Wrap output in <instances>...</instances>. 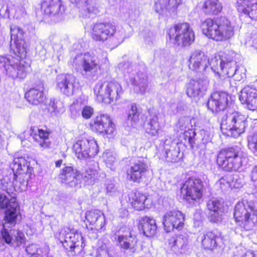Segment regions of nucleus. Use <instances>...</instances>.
Returning a JSON list of instances; mask_svg holds the SVG:
<instances>
[{"mask_svg": "<svg viewBox=\"0 0 257 257\" xmlns=\"http://www.w3.org/2000/svg\"><path fill=\"white\" fill-rule=\"evenodd\" d=\"M11 52L18 58L12 55L0 56V67L4 68L8 76L13 79H24L30 70L28 64H24L23 59L27 55L24 32L20 27L14 26L11 27Z\"/></svg>", "mask_w": 257, "mask_h": 257, "instance_id": "1", "label": "nucleus"}, {"mask_svg": "<svg viewBox=\"0 0 257 257\" xmlns=\"http://www.w3.org/2000/svg\"><path fill=\"white\" fill-rule=\"evenodd\" d=\"M72 64L76 69L81 71L83 75L90 77L94 75L101 67L107 68L109 61L106 53L101 52L97 55L85 53L77 55Z\"/></svg>", "mask_w": 257, "mask_h": 257, "instance_id": "2", "label": "nucleus"}, {"mask_svg": "<svg viewBox=\"0 0 257 257\" xmlns=\"http://www.w3.org/2000/svg\"><path fill=\"white\" fill-rule=\"evenodd\" d=\"M20 214L19 205L16 198H12L10 207L5 212V224L1 230V237L4 241L12 247H17L25 242V237L23 232L15 230H8L5 228L7 224L14 225L16 223Z\"/></svg>", "mask_w": 257, "mask_h": 257, "instance_id": "3", "label": "nucleus"}, {"mask_svg": "<svg viewBox=\"0 0 257 257\" xmlns=\"http://www.w3.org/2000/svg\"><path fill=\"white\" fill-rule=\"evenodd\" d=\"M201 28L204 35L217 41L228 40L234 33V27L225 17L217 18L215 21L207 19L202 23Z\"/></svg>", "mask_w": 257, "mask_h": 257, "instance_id": "4", "label": "nucleus"}, {"mask_svg": "<svg viewBox=\"0 0 257 257\" xmlns=\"http://www.w3.org/2000/svg\"><path fill=\"white\" fill-rule=\"evenodd\" d=\"M233 214L238 225L245 230H251L257 222V209L251 201H238Z\"/></svg>", "mask_w": 257, "mask_h": 257, "instance_id": "5", "label": "nucleus"}, {"mask_svg": "<svg viewBox=\"0 0 257 257\" xmlns=\"http://www.w3.org/2000/svg\"><path fill=\"white\" fill-rule=\"evenodd\" d=\"M246 125L244 115L237 111L229 109L221 118L220 127L223 134L236 138L244 132Z\"/></svg>", "mask_w": 257, "mask_h": 257, "instance_id": "6", "label": "nucleus"}, {"mask_svg": "<svg viewBox=\"0 0 257 257\" xmlns=\"http://www.w3.org/2000/svg\"><path fill=\"white\" fill-rule=\"evenodd\" d=\"M245 159L242 152L237 148L231 147L222 149L218 153L217 163L224 171L230 172L238 170Z\"/></svg>", "mask_w": 257, "mask_h": 257, "instance_id": "7", "label": "nucleus"}, {"mask_svg": "<svg viewBox=\"0 0 257 257\" xmlns=\"http://www.w3.org/2000/svg\"><path fill=\"white\" fill-rule=\"evenodd\" d=\"M113 37L117 43H122L125 37V31L123 28L116 30L111 23H98L92 26L91 38L95 41L104 42L108 38Z\"/></svg>", "mask_w": 257, "mask_h": 257, "instance_id": "8", "label": "nucleus"}, {"mask_svg": "<svg viewBox=\"0 0 257 257\" xmlns=\"http://www.w3.org/2000/svg\"><path fill=\"white\" fill-rule=\"evenodd\" d=\"M94 91L97 98L108 103L117 100L123 92L121 86L116 81H99Z\"/></svg>", "mask_w": 257, "mask_h": 257, "instance_id": "9", "label": "nucleus"}, {"mask_svg": "<svg viewBox=\"0 0 257 257\" xmlns=\"http://www.w3.org/2000/svg\"><path fill=\"white\" fill-rule=\"evenodd\" d=\"M168 35L174 44L182 47L191 45L195 39L193 31L186 23L178 24L171 28Z\"/></svg>", "mask_w": 257, "mask_h": 257, "instance_id": "10", "label": "nucleus"}, {"mask_svg": "<svg viewBox=\"0 0 257 257\" xmlns=\"http://www.w3.org/2000/svg\"><path fill=\"white\" fill-rule=\"evenodd\" d=\"M113 237L118 246L122 249L134 252L138 239L133 230L126 226H122L113 230Z\"/></svg>", "mask_w": 257, "mask_h": 257, "instance_id": "11", "label": "nucleus"}, {"mask_svg": "<svg viewBox=\"0 0 257 257\" xmlns=\"http://www.w3.org/2000/svg\"><path fill=\"white\" fill-rule=\"evenodd\" d=\"M12 170L7 172L6 175L1 180L2 188L9 193L8 190L9 187L18 185L17 174L18 171L24 170L27 168V161L23 157L15 158L13 163L11 165Z\"/></svg>", "mask_w": 257, "mask_h": 257, "instance_id": "12", "label": "nucleus"}, {"mask_svg": "<svg viewBox=\"0 0 257 257\" xmlns=\"http://www.w3.org/2000/svg\"><path fill=\"white\" fill-rule=\"evenodd\" d=\"M118 68L123 73L128 74L130 81L138 89L142 94L145 93L148 87L147 77L142 72H137L133 70V66L128 62L120 63Z\"/></svg>", "mask_w": 257, "mask_h": 257, "instance_id": "13", "label": "nucleus"}, {"mask_svg": "<svg viewBox=\"0 0 257 257\" xmlns=\"http://www.w3.org/2000/svg\"><path fill=\"white\" fill-rule=\"evenodd\" d=\"M203 187L201 179L192 177L183 184L181 188V192L187 200H196L202 197Z\"/></svg>", "mask_w": 257, "mask_h": 257, "instance_id": "14", "label": "nucleus"}, {"mask_svg": "<svg viewBox=\"0 0 257 257\" xmlns=\"http://www.w3.org/2000/svg\"><path fill=\"white\" fill-rule=\"evenodd\" d=\"M73 149L79 159L93 157L98 152L96 142L94 140L86 139L78 141L74 144Z\"/></svg>", "mask_w": 257, "mask_h": 257, "instance_id": "15", "label": "nucleus"}, {"mask_svg": "<svg viewBox=\"0 0 257 257\" xmlns=\"http://www.w3.org/2000/svg\"><path fill=\"white\" fill-rule=\"evenodd\" d=\"M58 180L61 184L76 189L82 186L81 176L78 171L71 166H65L60 171Z\"/></svg>", "mask_w": 257, "mask_h": 257, "instance_id": "16", "label": "nucleus"}, {"mask_svg": "<svg viewBox=\"0 0 257 257\" xmlns=\"http://www.w3.org/2000/svg\"><path fill=\"white\" fill-rule=\"evenodd\" d=\"M184 216L179 210H171L165 214L163 224L166 232H170L174 228L180 229L184 225Z\"/></svg>", "mask_w": 257, "mask_h": 257, "instance_id": "17", "label": "nucleus"}, {"mask_svg": "<svg viewBox=\"0 0 257 257\" xmlns=\"http://www.w3.org/2000/svg\"><path fill=\"white\" fill-rule=\"evenodd\" d=\"M209 59L203 51L200 50H194L190 55L189 59V68L194 71L202 73L208 67Z\"/></svg>", "mask_w": 257, "mask_h": 257, "instance_id": "18", "label": "nucleus"}, {"mask_svg": "<svg viewBox=\"0 0 257 257\" xmlns=\"http://www.w3.org/2000/svg\"><path fill=\"white\" fill-rule=\"evenodd\" d=\"M148 171L146 160L141 158L131 164L127 170V179L134 182L140 183Z\"/></svg>", "mask_w": 257, "mask_h": 257, "instance_id": "19", "label": "nucleus"}, {"mask_svg": "<svg viewBox=\"0 0 257 257\" xmlns=\"http://www.w3.org/2000/svg\"><path fill=\"white\" fill-rule=\"evenodd\" d=\"M209 85V80L204 76L190 80L187 84L186 93L190 97H196L204 95Z\"/></svg>", "mask_w": 257, "mask_h": 257, "instance_id": "20", "label": "nucleus"}, {"mask_svg": "<svg viewBox=\"0 0 257 257\" xmlns=\"http://www.w3.org/2000/svg\"><path fill=\"white\" fill-rule=\"evenodd\" d=\"M93 131L103 135H112L114 131V124L107 114H103L95 117L91 123Z\"/></svg>", "mask_w": 257, "mask_h": 257, "instance_id": "21", "label": "nucleus"}, {"mask_svg": "<svg viewBox=\"0 0 257 257\" xmlns=\"http://www.w3.org/2000/svg\"><path fill=\"white\" fill-rule=\"evenodd\" d=\"M228 95L223 91L213 92L209 98L207 106L212 112H217L225 109L228 102Z\"/></svg>", "mask_w": 257, "mask_h": 257, "instance_id": "22", "label": "nucleus"}, {"mask_svg": "<svg viewBox=\"0 0 257 257\" xmlns=\"http://www.w3.org/2000/svg\"><path fill=\"white\" fill-rule=\"evenodd\" d=\"M41 10L50 17H61L65 11V7L61 0H42Z\"/></svg>", "mask_w": 257, "mask_h": 257, "instance_id": "23", "label": "nucleus"}, {"mask_svg": "<svg viewBox=\"0 0 257 257\" xmlns=\"http://www.w3.org/2000/svg\"><path fill=\"white\" fill-rule=\"evenodd\" d=\"M76 85V78L71 74H62L57 77V87L66 96L73 94Z\"/></svg>", "mask_w": 257, "mask_h": 257, "instance_id": "24", "label": "nucleus"}, {"mask_svg": "<svg viewBox=\"0 0 257 257\" xmlns=\"http://www.w3.org/2000/svg\"><path fill=\"white\" fill-rule=\"evenodd\" d=\"M181 3V0H155L153 9L160 15H167L174 11Z\"/></svg>", "mask_w": 257, "mask_h": 257, "instance_id": "25", "label": "nucleus"}, {"mask_svg": "<svg viewBox=\"0 0 257 257\" xmlns=\"http://www.w3.org/2000/svg\"><path fill=\"white\" fill-rule=\"evenodd\" d=\"M86 220L92 226L91 229L100 230L102 229L105 223V217L99 210H92L87 211L85 214Z\"/></svg>", "mask_w": 257, "mask_h": 257, "instance_id": "26", "label": "nucleus"}, {"mask_svg": "<svg viewBox=\"0 0 257 257\" xmlns=\"http://www.w3.org/2000/svg\"><path fill=\"white\" fill-rule=\"evenodd\" d=\"M43 91L44 83L43 82H39L25 93V97L30 103L37 105L44 100Z\"/></svg>", "mask_w": 257, "mask_h": 257, "instance_id": "27", "label": "nucleus"}, {"mask_svg": "<svg viewBox=\"0 0 257 257\" xmlns=\"http://www.w3.org/2000/svg\"><path fill=\"white\" fill-rule=\"evenodd\" d=\"M221 239V232L217 229L208 231L201 236L202 244L204 248L212 250Z\"/></svg>", "mask_w": 257, "mask_h": 257, "instance_id": "28", "label": "nucleus"}, {"mask_svg": "<svg viewBox=\"0 0 257 257\" xmlns=\"http://www.w3.org/2000/svg\"><path fill=\"white\" fill-rule=\"evenodd\" d=\"M164 155L166 161L172 163L178 162L181 159L180 152L178 144L170 141L166 140L164 142Z\"/></svg>", "mask_w": 257, "mask_h": 257, "instance_id": "29", "label": "nucleus"}, {"mask_svg": "<svg viewBox=\"0 0 257 257\" xmlns=\"http://www.w3.org/2000/svg\"><path fill=\"white\" fill-rule=\"evenodd\" d=\"M138 227L139 230L147 237L154 236L157 230L155 220L148 216L143 217L140 220Z\"/></svg>", "mask_w": 257, "mask_h": 257, "instance_id": "30", "label": "nucleus"}, {"mask_svg": "<svg viewBox=\"0 0 257 257\" xmlns=\"http://www.w3.org/2000/svg\"><path fill=\"white\" fill-rule=\"evenodd\" d=\"M144 127L146 133L151 136H158L160 126L158 122V117L156 113L149 111L147 120L144 123Z\"/></svg>", "mask_w": 257, "mask_h": 257, "instance_id": "31", "label": "nucleus"}, {"mask_svg": "<svg viewBox=\"0 0 257 257\" xmlns=\"http://www.w3.org/2000/svg\"><path fill=\"white\" fill-rule=\"evenodd\" d=\"M169 244L173 251L183 253L187 248L188 240L185 236L180 235L171 237L169 240Z\"/></svg>", "mask_w": 257, "mask_h": 257, "instance_id": "32", "label": "nucleus"}, {"mask_svg": "<svg viewBox=\"0 0 257 257\" xmlns=\"http://www.w3.org/2000/svg\"><path fill=\"white\" fill-rule=\"evenodd\" d=\"M190 121V120L189 117H184L179 119L178 125L180 130H184L185 139L186 140H188L189 145L191 147H193L196 133L193 130L189 129Z\"/></svg>", "mask_w": 257, "mask_h": 257, "instance_id": "33", "label": "nucleus"}, {"mask_svg": "<svg viewBox=\"0 0 257 257\" xmlns=\"http://www.w3.org/2000/svg\"><path fill=\"white\" fill-rule=\"evenodd\" d=\"M203 13L207 15H217L222 10V3L219 0H206L202 8Z\"/></svg>", "mask_w": 257, "mask_h": 257, "instance_id": "34", "label": "nucleus"}, {"mask_svg": "<svg viewBox=\"0 0 257 257\" xmlns=\"http://www.w3.org/2000/svg\"><path fill=\"white\" fill-rule=\"evenodd\" d=\"M227 62V58L224 56V54L222 55L215 56L210 60L209 59V64L211 69L214 73L220 75H223L224 70V64Z\"/></svg>", "mask_w": 257, "mask_h": 257, "instance_id": "35", "label": "nucleus"}, {"mask_svg": "<svg viewBox=\"0 0 257 257\" xmlns=\"http://www.w3.org/2000/svg\"><path fill=\"white\" fill-rule=\"evenodd\" d=\"M33 139L38 142L40 146L43 149L49 148L51 142L49 140V133L43 130L38 129L37 133H34L33 131L31 134Z\"/></svg>", "mask_w": 257, "mask_h": 257, "instance_id": "36", "label": "nucleus"}, {"mask_svg": "<svg viewBox=\"0 0 257 257\" xmlns=\"http://www.w3.org/2000/svg\"><path fill=\"white\" fill-rule=\"evenodd\" d=\"M146 196L139 191L132 192L129 194V201L133 208L138 210L145 208Z\"/></svg>", "mask_w": 257, "mask_h": 257, "instance_id": "37", "label": "nucleus"}, {"mask_svg": "<svg viewBox=\"0 0 257 257\" xmlns=\"http://www.w3.org/2000/svg\"><path fill=\"white\" fill-rule=\"evenodd\" d=\"M58 238L66 249L71 251L74 248V244L71 240L70 228L65 227L62 228L59 232Z\"/></svg>", "mask_w": 257, "mask_h": 257, "instance_id": "38", "label": "nucleus"}, {"mask_svg": "<svg viewBox=\"0 0 257 257\" xmlns=\"http://www.w3.org/2000/svg\"><path fill=\"white\" fill-rule=\"evenodd\" d=\"M257 97V90L248 86L244 87L240 91L239 100L245 104L248 100L254 99Z\"/></svg>", "mask_w": 257, "mask_h": 257, "instance_id": "39", "label": "nucleus"}, {"mask_svg": "<svg viewBox=\"0 0 257 257\" xmlns=\"http://www.w3.org/2000/svg\"><path fill=\"white\" fill-rule=\"evenodd\" d=\"M141 113L142 109L140 107L137 106L135 103L130 104L127 119L133 123L132 125L139 122Z\"/></svg>", "mask_w": 257, "mask_h": 257, "instance_id": "40", "label": "nucleus"}, {"mask_svg": "<svg viewBox=\"0 0 257 257\" xmlns=\"http://www.w3.org/2000/svg\"><path fill=\"white\" fill-rule=\"evenodd\" d=\"M80 176H81V179L83 178L85 184L89 185L93 184L98 179V173L96 170L90 168L80 175Z\"/></svg>", "mask_w": 257, "mask_h": 257, "instance_id": "41", "label": "nucleus"}, {"mask_svg": "<svg viewBox=\"0 0 257 257\" xmlns=\"http://www.w3.org/2000/svg\"><path fill=\"white\" fill-rule=\"evenodd\" d=\"M63 107V103L60 100L51 98L47 104V109L50 113L53 115L62 111Z\"/></svg>", "mask_w": 257, "mask_h": 257, "instance_id": "42", "label": "nucleus"}, {"mask_svg": "<svg viewBox=\"0 0 257 257\" xmlns=\"http://www.w3.org/2000/svg\"><path fill=\"white\" fill-rule=\"evenodd\" d=\"M79 8H82L83 12H82L86 17H90L92 15H96L98 13V9L94 6L89 4V1L83 6H78Z\"/></svg>", "mask_w": 257, "mask_h": 257, "instance_id": "43", "label": "nucleus"}, {"mask_svg": "<svg viewBox=\"0 0 257 257\" xmlns=\"http://www.w3.org/2000/svg\"><path fill=\"white\" fill-rule=\"evenodd\" d=\"M228 72V77H233L234 80L240 81L245 77V74L239 70L238 66H233Z\"/></svg>", "mask_w": 257, "mask_h": 257, "instance_id": "44", "label": "nucleus"}, {"mask_svg": "<svg viewBox=\"0 0 257 257\" xmlns=\"http://www.w3.org/2000/svg\"><path fill=\"white\" fill-rule=\"evenodd\" d=\"M70 234L71 238V241L74 244V248L81 245L82 246V236L80 232L74 229L70 228Z\"/></svg>", "mask_w": 257, "mask_h": 257, "instance_id": "45", "label": "nucleus"}, {"mask_svg": "<svg viewBox=\"0 0 257 257\" xmlns=\"http://www.w3.org/2000/svg\"><path fill=\"white\" fill-rule=\"evenodd\" d=\"M207 207L210 211H215L223 210V204L221 201L212 198L209 200L207 204Z\"/></svg>", "mask_w": 257, "mask_h": 257, "instance_id": "46", "label": "nucleus"}, {"mask_svg": "<svg viewBox=\"0 0 257 257\" xmlns=\"http://www.w3.org/2000/svg\"><path fill=\"white\" fill-rule=\"evenodd\" d=\"M224 57L227 58V62L224 63V70L223 72V75H226L228 76V72L231 68L233 67V66H237L236 62L235 60H233L232 57L229 55L227 54H224Z\"/></svg>", "mask_w": 257, "mask_h": 257, "instance_id": "47", "label": "nucleus"}, {"mask_svg": "<svg viewBox=\"0 0 257 257\" xmlns=\"http://www.w3.org/2000/svg\"><path fill=\"white\" fill-rule=\"evenodd\" d=\"M223 210L210 211L209 213V219L210 222L219 223L222 219Z\"/></svg>", "mask_w": 257, "mask_h": 257, "instance_id": "48", "label": "nucleus"}, {"mask_svg": "<svg viewBox=\"0 0 257 257\" xmlns=\"http://www.w3.org/2000/svg\"><path fill=\"white\" fill-rule=\"evenodd\" d=\"M255 2L256 0H237V5L238 10L242 11L244 14V10L250 8Z\"/></svg>", "mask_w": 257, "mask_h": 257, "instance_id": "49", "label": "nucleus"}, {"mask_svg": "<svg viewBox=\"0 0 257 257\" xmlns=\"http://www.w3.org/2000/svg\"><path fill=\"white\" fill-rule=\"evenodd\" d=\"M12 5L9 6L5 4L2 0H0V16L4 18H8L10 17Z\"/></svg>", "mask_w": 257, "mask_h": 257, "instance_id": "50", "label": "nucleus"}, {"mask_svg": "<svg viewBox=\"0 0 257 257\" xmlns=\"http://www.w3.org/2000/svg\"><path fill=\"white\" fill-rule=\"evenodd\" d=\"M245 43L247 46L253 47L257 49V33L253 32L249 36H247Z\"/></svg>", "mask_w": 257, "mask_h": 257, "instance_id": "51", "label": "nucleus"}, {"mask_svg": "<svg viewBox=\"0 0 257 257\" xmlns=\"http://www.w3.org/2000/svg\"><path fill=\"white\" fill-rule=\"evenodd\" d=\"M244 14L247 15L251 19L257 21V3L255 2L250 8L245 10Z\"/></svg>", "mask_w": 257, "mask_h": 257, "instance_id": "52", "label": "nucleus"}, {"mask_svg": "<svg viewBox=\"0 0 257 257\" xmlns=\"http://www.w3.org/2000/svg\"><path fill=\"white\" fill-rule=\"evenodd\" d=\"M85 99H84L83 103L84 106L82 107L81 114L84 118L88 119L90 118L94 112V110L92 107L85 105Z\"/></svg>", "mask_w": 257, "mask_h": 257, "instance_id": "53", "label": "nucleus"}, {"mask_svg": "<svg viewBox=\"0 0 257 257\" xmlns=\"http://www.w3.org/2000/svg\"><path fill=\"white\" fill-rule=\"evenodd\" d=\"M144 37L145 43L148 45H151L155 41V36L154 34L150 31L145 32L142 34Z\"/></svg>", "mask_w": 257, "mask_h": 257, "instance_id": "54", "label": "nucleus"}, {"mask_svg": "<svg viewBox=\"0 0 257 257\" xmlns=\"http://www.w3.org/2000/svg\"><path fill=\"white\" fill-rule=\"evenodd\" d=\"M5 195H0V208L2 209L8 208L10 207V203L12 201Z\"/></svg>", "mask_w": 257, "mask_h": 257, "instance_id": "55", "label": "nucleus"}, {"mask_svg": "<svg viewBox=\"0 0 257 257\" xmlns=\"http://www.w3.org/2000/svg\"><path fill=\"white\" fill-rule=\"evenodd\" d=\"M103 158L105 160L107 165H112L115 161V158L110 152H105L103 155Z\"/></svg>", "mask_w": 257, "mask_h": 257, "instance_id": "56", "label": "nucleus"}, {"mask_svg": "<svg viewBox=\"0 0 257 257\" xmlns=\"http://www.w3.org/2000/svg\"><path fill=\"white\" fill-rule=\"evenodd\" d=\"M247 108L251 110L257 111V97L254 99H250L245 102Z\"/></svg>", "mask_w": 257, "mask_h": 257, "instance_id": "57", "label": "nucleus"}, {"mask_svg": "<svg viewBox=\"0 0 257 257\" xmlns=\"http://www.w3.org/2000/svg\"><path fill=\"white\" fill-rule=\"evenodd\" d=\"M26 176L27 174H23L20 175L19 177V187L21 188L22 190L25 189L28 185V180L27 178H26Z\"/></svg>", "mask_w": 257, "mask_h": 257, "instance_id": "58", "label": "nucleus"}, {"mask_svg": "<svg viewBox=\"0 0 257 257\" xmlns=\"http://www.w3.org/2000/svg\"><path fill=\"white\" fill-rule=\"evenodd\" d=\"M26 251L29 254H34L38 252V247L37 245L32 244L26 247Z\"/></svg>", "mask_w": 257, "mask_h": 257, "instance_id": "59", "label": "nucleus"}, {"mask_svg": "<svg viewBox=\"0 0 257 257\" xmlns=\"http://www.w3.org/2000/svg\"><path fill=\"white\" fill-rule=\"evenodd\" d=\"M248 147L257 156V140L255 141H248Z\"/></svg>", "mask_w": 257, "mask_h": 257, "instance_id": "60", "label": "nucleus"}, {"mask_svg": "<svg viewBox=\"0 0 257 257\" xmlns=\"http://www.w3.org/2000/svg\"><path fill=\"white\" fill-rule=\"evenodd\" d=\"M106 189L107 190V192L108 193H111L113 192L115 190V186L114 183L112 182V181H108L107 183H106Z\"/></svg>", "mask_w": 257, "mask_h": 257, "instance_id": "61", "label": "nucleus"}, {"mask_svg": "<svg viewBox=\"0 0 257 257\" xmlns=\"http://www.w3.org/2000/svg\"><path fill=\"white\" fill-rule=\"evenodd\" d=\"M250 176L252 181H257V165L252 168Z\"/></svg>", "mask_w": 257, "mask_h": 257, "instance_id": "62", "label": "nucleus"}, {"mask_svg": "<svg viewBox=\"0 0 257 257\" xmlns=\"http://www.w3.org/2000/svg\"><path fill=\"white\" fill-rule=\"evenodd\" d=\"M217 184L220 185L221 189H223L224 187L229 186L228 182L224 178L219 180Z\"/></svg>", "mask_w": 257, "mask_h": 257, "instance_id": "63", "label": "nucleus"}, {"mask_svg": "<svg viewBox=\"0 0 257 257\" xmlns=\"http://www.w3.org/2000/svg\"><path fill=\"white\" fill-rule=\"evenodd\" d=\"M207 132H206L205 131H202L201 132V135H202L203 134L204 135V137L202 138V141L203 142L204 144L205 143H207V142H209L210 140V136L207 134Z\"/></svg>", "mask_w": 257, "mask_h": 257, "instance_id": "64", "label": "nucleus"}]
</instances>
